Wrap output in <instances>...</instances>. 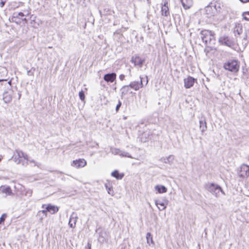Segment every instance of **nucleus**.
Returning <instances> with one entry per match:
<instances>
[{
    "mask_svg": "<svg viewBox=\"0 0 249 249\" xmlns=\"http://www.w3.org/2000/svg\"><path fill=\"white\" fill-rule=\"evenodd\" d=\"M211 2L212 3H213V5H215V6H213V7L215 8V9H216V13L217 12H220L221 10V4L219 2L215 1H212Z\"/></svg>",
    "mask_w": 249,
    "mask_h": 249,
    "instance_id": "nucleus-34",
    "label": "nucleus"
},
{
    "mask_svg": "<svg viewBox=\"0 0 249 249\" xmlns=\"http://www.w3.org/2000/svg\"><path fill=\"white\" fill-rule=\"evenodd\" d=\"M243 19L247 21H249V11L244 12L242 13Z\"/></svg>",
    "mask_w": 249,
    "mask_h": 249,
    "instance_id": "nucleus-35",
    "label": "nucleus"
},
{
    "mask_svg": "<svg viewBox=\"0 0 249 249\" xmlns=\"http://www.w3.org/2000/svg\"><path fill=\"white\" fill-rule=\"evenodd\" d=\"M240 0L243 3L249 2V0Z\"/></svg>",
    "mask_w": 249,
    "mask_h": 249,
    "instance_id": "nucleus-47",
    "label": "nucleus"
},
{
    "mask_svg": "<svg viewBox=\"0 0 249 249\" xmlns=\"http://www.w3.org/2000/svg\"><path fill=\"white\" fill-rule=\"evenodd\" d=\"M223 68L233 73H237L239 70L240 62L235 59H229L224 63Z\"/></svg>",
    "mask_w": 249,
    "mask_h": 249,
    "instance_id": "nucleus-3",
    "label": "nucleus"
},
{
    "mask_svg": "<svg viewBox=\"0 0 249 249\" xmlns=\"http://www.w3.org/2000/svg\"><path fill=\"white\" fill-rule=\"evenodd\" d=\"M195 79L191 76H188L184 79V87L186 89H189L193 86Z\"/></svg>",
    "mask_w": 249,
    "mask_h": 249,
    "instance_id": "nucleus-16",
    "label": "nucleus"
},
{
    "mask_svg": "<svg viewBox=\"0 0 249 249\" xmlns=\"http://www.w3.org/2000/svg\"><path fill=\"white\" fill-rule=\"evenodd\" d=\"M79 96L80 99L82 101H84L85 100V93H84V92L83 90H81L79 92Z\"/></svg>",
    "mask_w": 249,
    "mask_h": 249,
    "instance_id": "nucleus-37",
    "label": "nucleus"
},
{
    "mask_svg": "<svg viewBox=\"0 0 249 249\" xmlns=\"http://www.w3.org/2000/svg\"><path fill=\"white\" fill-rule=\"evenodd\" d=\"M155 203L160 211L165 210L168 204V200L163 197L155 200Z\"/></svg>",
    "mask_w": 249,
    "mask_h": 249,
    "instance_id": "nucleus-6",
    "label": "nucleus"
},
{
    "mask_svg": "<svg viewBox=\"0 0 249 249\" xmlns=\"http://www.w3.org/2000/svg\"><path fill=\"white\" fill-rule=\"evenodd\" d=\"M140 79H141L140 82H139V81L131 82L129 85V86L130 87V88L134 89L136 91H137L140 88H142L143 85L142 81V78L141 77H140Z\"/></svg>",
    "mask_w": 249,
    "mask_h": 249,
    "instance_id": "nucleus-12",
    "label": "nucleus"
},
{
    "mask_svg": "<svg viewBox=\"0 0 249 249\" xmlns=\"http://www.w3.org/2000/svg\"><path fill=\"white\" fill-rule=\"evenodd\" d=\"M77 219V214L75 212H73L70 216L69 222V225L71 228H74L75 227Z\"/></svg>",
    "mask_w": 249,
    "mask_h": 249,
    "instance_id": "nucleus-15",
    "label": "nucleus"
},
{
    "mask_svg": "<svg viewBox=\"0 0 249 249\" xmlns=\"http://www.w3.org/2000/svg\"><path fill=\"white\" fill-rule=\"evenodd\" d=\"M18 158H19V160H22V158H23L24 160H27V155L24 154L22 151H17V152Z\"/></svg>",
    "mask_w": 249,
    "mask_h": 249,
    "instance_id": "nucleus-31",
    "label": "nucleus"
},
{
    "mask_svg": "<svg viewBox=\"0 0 249 249\" xmlns=\"http://www.w3.org/2000/svg\"><path fill=\"white\" fill-rule=\"evenodd\" d=\"M234 32L238 35H240L242 32V26L240 24L236 25Z\"/></svg>",
    "mask_w": 249,
    "mask_h": 249,
    "instance_id": "nucleus-30",
    "label": "nucleus"
},
{
    "mask_svg": "<svg viewBox=\"0 0 249 249\" xmlns=\"http://www.w3.org/2000/svg\"><path fill=\"white\" fill-rule=\"evenodd\" d=\"M117 24V22H114V23H113L114 25H116Z\"/></svg>",
    "mask_w": 249,
    "mask_h": 249,
    "instance_id": "nucleus-51",
    "label": "nucleus"
},
{
    "mask_svg": "<svg viewBox=\"0 0 249 249\" xmlns=\"http://www.w3.org/2000/svg\"><path fill=\"white\" fill-rule=\"evenodd\" d=\"M99 13H100V14L101 17H102V16H103V15H104L103 11H101V10H99Z\"/></svg>",
    "mask_w": 249,
    "mask_h": 249,
    "instance_id": "nucleus-48",
    "label": "nucleus"
},
{
    "mask_svg": "<svg viewBox=\"0 0 249 249\" xmlns=\"http://www.w3.org/2000/svg\"><path fill=\"white\" fill-rule=\"evenodd\" d=\"M131 61L132 63H134L135 66H138L141 68L145 61V59H142L139 55H136L132 57Z\"/></svg>",
    "mask_w": 249,
    "mask_h": 249,
    "instance_id": "nucleus-11",
    "label": "nucleus"
},
{
    "mask_svg": "<svg viewBox=\"0 0 249 249\" xmlns=\"http://www.w3.org/2000/svg\"><path fill=\"white\" fill-rule=\"evenodd\" d=\"M0 190L3 193L7 195L12 194L11 188L9 186H2L0 188Z\"/></svg>",
    "mask_w": 249,
    "mask_h": 249,
    "instance_id": "nucleus-28",
    "label": "nucleus"
},
{
    "mask_svg": "<svg viewBox=\"0 0 249 249\" xmlns=\"http://www.w3.org/2000/svg\"><path fill=\"white\" fill-rule=\"evenodd\" d=\"M24 68L26 70L27 74L30 75L31 70H29L26 66H24Z\"/></svg>",
    "mask_w": 249,
    "mask_h": 249,
    "instance_id": "nucleus-43",
    "label": "nucleus"
},
{
    "mask_svg": "<svg viewBox=\"0 0 249 249\" xmlns=\"http://www.w3.org/2000/svg\"><path fill=\"white\" fill-rule=\"evenodd\" d=\"M43 209H46V211H48V213L52 214H55L58 210L59 208L55 205H53L51 204H43L42 205Z\"/></svg>",
    "mask_w": 249,
    "mask_h": 249,
    "instance_id": "nucleus-8",
    "label": "nucleus"
},
{
    "mask_svg": "<svg viewBox=\"0 0 249 249\" xmlns=\"http://www.w3.org/2000/svg\"><path fill=\"white\" fill-rule=\"evenodd\" d=\"M88 246L89 247V249H91V244L89 243H88Z\"/></svg>",
    "mask_w": 249,
    "mask_h": 249,
    "instance_id": "nucleus-50",
    "label": "nucleus"
},
{
    "mask_svg": "<svg viewBox=\"0 0 249 249\" xmlns=\"http://www.w3.org/2000/svg\"><path fill=\"white\" fill-rule=\"evenodd\" d=\"M107 240V233L105 231H102L99 233L98 241L100 243H104Z\"/></svg>",
    "mask_w": 249,
    "mask_h": 249,
    "instance_id": "nucleus-19",
    "label": "nucleus"
},
{
    "mask_svg": "<svg viewBox=\"0 0 249 249\" xmlns=\"http://www.w3.org/2000/svg\"><path fill=\"white\" fill-rule=\"evenodd\" d=\"M48 211H46V209H43V210L38 212L37 215L39 216L40 214H42V216L40 218V219H43L44 217L47 216Z\"/></svg>",
    "mask_w": 249,
    "mask_h": 249,
    "instance_id": "nucleus-33",
    "label": "nucleus"
},
{
    "mask_svg": "<svg viewBox=\"0 0 249 249\" xmlns=\"http://www.w3.org/2000/svg\"><path fill=\"white\" fill-rule=\"evenodd\" d=\"M215 6L213 3L210 2V4L205 7L206 13L210 16H213L216 13V9L214 8Z\"/></svg>",
    "mask_w": 249,
    "mask_h": 249,
    "instance_id": "nucleus-13",
    "label": "nucleus"
},
{
    "mask_svg": "<svg viewBox=\"0 0 249 249\" xmlns=\"http://www.w3.org/2000/svg\"><path fill=\"white\" fill-rule=\"evenodd\" d=\"M116 78V74L115 72L106 74L104 76V79L107 82H113Z\"/></svg>",
    "mask_w": 249,
    "mask_h": 249,
    "instance_id": "nucleus-17",
    "label": "nucleus"
},
{
    "mask_svg": "<svg viewBox=\"0 0 249 249\" xmlns=\"http://www.w3.org/2000/svg\"><path fill=\"white\" fill-rule=\"evenodd\" d=\"M6 217V214H3L1 217L0 218V224L2 223V222H4L5 218Z\"/></svg>",
    "mask_w": 249,
    "mask_h": 249,
    "instance_id": "nucleus-38",
    "label": "nucleus"
},
{
    "mask_svg": "<svg viewBox=\"0 0 249 249\" xmlns=\"http://www.w3.org/2000/svg\"><path fill=\"white\" fill-rule=\"evenodd\" d=\"M7 73V69L5 67H0V75L1 77H4Z\"/></svg>",
    "mask_w": 249,
    "mask_h": 249,
    "instance_id": "nucleus-32",
    "label": "nucleus"
},
{
    "mask_svg": "<svg viewBox=\"0 0 249 249\" xmlns=\"http://www.w3.org/2000/svg\"><path fill=\"white\" fill-rule=\"evenodd\" d=\"M25 13L26 14L22 12H14L11 18V21L17 24H20L22 22H23V24L27 23V21L31 18V16L26 12Z\"/></svg>",
    "mask_w": 249,
    "mask_h": 249,
    "instance_id": "nucleus-2",
    "label": "nucleus"
},
{
    "mask_svg": "<svg viewBox=\"0 0 249 249\" xmlns=\"http://www.w3.org/2000/svg\"><path fill=\"white\" fill-rule=\"evenodd\" d=\"M87 164L86 161L84 159H78L72 161L71 166L76 168H81L84 167Z\"/></svg>",
    "mask_w": 249,
    "mask_h": 249,
    "instance_id": "nucleus-14",
    "label": "nucleus"
},
{
    "mask_svg": "<svg viewBox=\"0 0 249 249\" xmlns=\"http://www.w3.org/2000/svg\"><path fill=\"white\" fill-rule=\"evenodd\" d=\"M205 188L216 197L219 196L220 192L224 193L221 187L213 183H206L205 185Z\"/></svg>",
    "mask_w": 249,
    "mask_h": 249,
    "instance_id": "nucleus-4",
    "label": "nucleus"
},
{
    "mask_svg": "<svg viewBox=\"0 0 249 249\" xmlns=\"http://www.w3.org/2000/svg\"><path fill=\"white\" fill-rule=\"evenodd\" d=\"M124 77H125V75L124 74H121L120 76H119V79H120V80L121 81H123L124 80Z\"/></svg>",
    "mask_w": 249,
    "mask_h": 249,
    "instance_id": "nucleus-44",
    "label": "nucleus"
},
{
    "mask_svg": "<svg viewBox=\"0 0 249 249\" xmlns=\"http://www.w3.org/2000/svg\"><path fill=\"white\" fill-rule=\"evenodd\" d=\"M110 151L111 153L113 155H119L122 157H127L131 159H133V158L131 156L129 153L128 152L123 151L121 150L120 149L116 148H111L110 149Z\"/></svg>",
    "mask_w": 249,
    "mask_h": 249,
    "instance_id": "nucleus-7",
    "label": "nucleus"
},
{
    "mask_svg": "<svg viewBox=\"0 0 249 249\" xmlns=\"http://www.w3.org/2000/svg\"><path fill=\"white\" fill-rule=\"evenodd\" d=\"M174 160V156L173 155H169L166 158H162L160 161L165 163L171 164Z\"/></svg>",
    "mask_w": 249,
    "mask_h": 249,
    "instance_id": "nucleus-24",
    "label": "nucleus"
},
{
    "mask_svg": "<svg viewBox=\"0 0 249 249\" xmlns=\"http://www.w3.org/2000/svg\"><path fill=\"white\" fill-rule=\"evenodd\" d=\"M146 238H147V242L149 243V239H151V241L152 242H153V240H152V236H151V234H150V233L149 232H148L146 234Z\"/></svg>",
    "mask_w": 249,
    "mask_h": 249,
    "instance_id": "nucleus-40",
    "label": "nucleus"
},
{
    "mask_svg": "<svg viewBox=\"0 0 249 249\" xmlns=\"http://www.w3.org/2000/svg\"><path fill=\"white\" fill-rule=\"evenodd\" d=\"M155 189L159 193H166L167 191V188L163 185H157L155 187Z\"/></svg>",
    "mask_w": 249,
    "mask_h": 249,
    "instance_id": "nucleus-26",
    "label": "nucleus"
},
{
    "mask_svg": "<svg viewBox=\"0 0 249 249\" xmlns=\"http://www.w3.org/2000/svg\"><path fill=\"white\" fill-rule=\"evenodd\" d=\"M246 37L249 39V28L246 31Z\"/></svg>",
    "mask_w": 249,
    "mask_h": 249,
    "instance_id": "nucleus-46",
    "label": "nucleus"
},
{
    "mask_svg": "<svg viewBox=\"0 0 249 249\" xmlns=\"http://www.w3.org/2000/svg\"><path fill=\"white\" fill-rule=\"evenodd\" d=\"M161 15L164 17H167L170 15L169 9L168 5V2L164 1V4L161 6Z\"/></svg>",
    "mask_w": 249,
    "mask_h": 249,
    "instance_id": "nucleus-18",
    "label": "nucleus"
},
{
    "mask_svg": "<svg viewBox=\"0 0 249 249\" xmlns=\"http://www.w3.org/2000/svg\"><path fill=\"white\" fill-rule=\"evenodd\" d=\"M105 186L108 194L111 196H113L114 191L113 190L112 187L111 186L110 184L109 183H105Z\"/></svg>",
    "mask_w": 249,
    "mask_h": 249,
    "instance_id": "nucleus-29",
    "label": "nucleus"
},
{
    "mask_svg": "<svg viewBox=\"0 0 249 249\" xmlns=\"http://www.w3.org/2000/svg\"><path fill=\"white\" fill-rule=\"evenodd\" d=\"M213 45H212V46H206V48H205L204 49V52L205 53H206V54L207 55L208 53H209V52L210 51V50L212 49V48H213Z\"/></svg>",
    "mask_w": 249,
    "mask_h": 249,
    "instance_id": "nucleus-36",
    "label": "nucleus"
},
{
    "mask_svg": "<svg viewBox=\"0 0 249 249\" xmlns=\"http://www.w3.org/2000/svg\"><path fill=\"white\" fill-rule=\"evenodd\" d=\"M238 174L241 178H246L249 177V166L242 164L238 169Z\"/></svg>",
    "mask_w": 249,
    "mask_h": 249,
    "instance_id": "nucleus-5",
    "label": "nucleus"
},
{
    "mask_svg": "<svg viewBox=\"0 0 249 249\" xmlns=\"http://www.w3.org/2000/svg\"><path fill=\"white\" fill-rule=\"evenodd\" d=\"M218 41L221 45H224L227 46L231 47L233 45V43L231 40L228 36H220Z\"/></svg>",
    "mask_w": 249,
    "mask_h": 249,
    "instance_id": "nucleus-10",
    "label": "nucleus"
},
{
    "mask_svg": "<svg viewBox=\"0 0 249 249\" xmlns=\"http://www.w3.org/2000/svg\"><path fill=\"white\" fill-rule=\"evenodd\" d=\"M121 105H122L121 102L120 101H118V103L116 107V112L118 111V110H119V108H120Z\"/></svg>",
    "mask_w": 249,
    "mask_h": 249,
    "instance_id": "nucleus-41",
    "label": "nucleus"
},
{
    "mask_svg": "<svg viewBox=\"0 0 249 249\" xmlns=\"http://www.w3.org/2000/svg\"><path fill=\"white\" fill-rule=\"evenodd\" d=\"M130 87L128 85L124 86L121 89L122 96H124L127 93H132V92L130 91Z\"/></svg>",
    "mask_w": 249,
    "mask_h": 249,
    "instance_id": "nucleus-22",
    "label": "nucleus"
},
{
    "mask_svg": "<svg viewBox=\"0 0 249 249\" xmlns=\"http://www.w3.org/2000/svg\"><path fill=\"white\" fill-rule=\"evenodd\" d=\"M139 138L142 142H146L149 139H151L152 138V134L150 130L148 131L145 130L143 131L139 135Z\"/></svg>",
    "mask_w": 249,
    "mask_h": 249,
    "instance_id": "nucleus-9",
    "label": "nucleus"
},
{
    "mask_svg": "<svg viewBox=\"0 0 249 249\" xmlns=\"http://www.w3.org/2000/svg\"><path fill=\"white\" fill-rule=\"evenodd\" d=\"M200 37L207 46L213 45L215 43V34L213 32L203 30L200 32Z\"/></svg>",
    "mask_w": 249,
    "mask_h": 249,
    "instance_id": "nucleus-1",
    "label": "nucleus"
},
{
    "mask_svg": "<svg viewBox=\"0 0 249 249\" xmlns=\"http://www.w3.org/2000/svg\"><path fill=\"white\" fill-rule=\"evenodd\" d=\"M148 82V81L147 77V76H146V82H145V85H146L147 84Z\"/></svg>",
    "mask_w": 249,
    "mask_h": 249,
    "instance_id": "nucleus-49",
    "label": "nucleus"
},
{
    "mask_svg": "<svg viewBox=\"0 0 249 249\" xmlns=\"http://www.w3.org/2000/svg\"><path fill=\"white\" fill-rule=\"evenodd\" d=\"M104 15H107L110 14V10L108 8H105L103 10Z\"/></svg>",
    "mask_w": 249,
    "mask_h": 249,
    "instance_id": "nucleus-39",
    "label": "nucleus"
},
{
    "mask_svg": "<svg viewBox=\"0 0 249 249\" xmlns=\"http://www.w3.org/2000/svg\"><path fill=\"white\" fill-rule=\"evenodd\" d=\"M7 0H0V7H3Z\"/></svg>",
    "mask_w": 249,
    "mask_h": 249,
    "instance_id": "nucleus-42",
    "label": "nucleus"
},
{
    "mask_svg": "<svg viewBox=\"0 0 249 249\" xmlns=\"http://www.w3.org/2000/svg\"><path fill=\"white\" fill-rule=\"evenodd\" d=\"M185 9H188L193 5V0H180Z\"/></svg>",
    "mask_w": 249,
    "mask_h": 249,
    "instance_id": "nucleus-21",
    "label": "nucleus"
},
{
    "mask_svg": "<svg viewBox=\"0 0 249 249\" xmlns=\"http://www.w3.org/2000/svg\"><path fill=\"white\" fill-rule=\"evenodd\" d=\"M111 176L117 179H121L124 176V174H120L118 170H115L111 173Z\"/></svg>",
    "mask_w": 249,
    "mask_h": 249,
    "instance_id": "nucleus-27",
    "label": "nucleus"
},
{
    "mask_svg": "<svg viewBox=\"0 0 249 249\" xmlns=\"http://www.w3.org/2000/svg\"><path fill=\"white\" fill-rule=\"evenodd\" d=\"M0 82L2 83L1 85H4L7 89H9L11 87V80L7 81V79L0 77Z\"/></svg>",
    "mask_w": 249,
    "mask_h": 249,
    "instance_id": "nucleus-25",
    "label": "nucleus"
},
{
    "mask_svg": "<svg viewBox=\"0 0 249 249\" xmlns=\"http://www.w3.org/2000/svg\"><path fill=\"white\" fill-rule=\"evenodd\" d=\"M3 100L5 103H8L12 100V96L8 91H4L3 94Z\"/></svg>",
    "mask_w": 249,
    "mask_h": 249,
    "instance_id": "nucleus-23",
    "label": "nucleus"
},
{
    "mask_svg": "<svg viewBox=\"0 0 249 249\" xmlns=\"http://www.w3.org/2000/svg\"><path fill=\"white\" fill-rule=\"evenodd\" d=\"M199 128L202 133L207 130V124L204 117H201L199 120Z\"/></svg>",
    "mask_w": 249,
    "mask_h": 249,
    "instance_id": "nucleus-20",
    "label": "nucleus"
},
{
    "mask_svg": "<svg viewBox=\"0 0 249 249\" xmlns=\"http://www.w3.org/2000/svg\"><path fill=\"white\" fill-rule=\"evenodd\" d=\"M121 32H122L121 29H118V30H116L114 32V35H115V34H120Z\"/></svg>",
    "mask_w": 249,
    "mask_h": 249,
    "instance_id": "nucleus-45",
    "label": "nucleus"
},
{
    "mask_svg": "<svg viewBox=\"0 0 249 249\" xmlns=\"http://www.w3.org/2000/svg\"><path fill=\"white\" fill-rule=\"evenodd\" d=\"M18 96H19L18 99H19L20 98V96H21L20 93H18Z\"/></svg>",
    "mask_w": 249,
    "mask_h": 249,
    "instance_id": "nucleus-52",
    "label": "nucleus"
}]
</instances>
